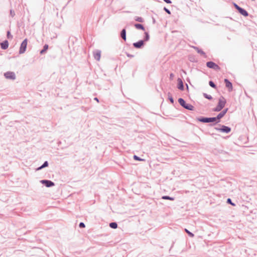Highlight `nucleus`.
Segmentation results:
<instances>
[{
	"mask_svg": "<svg viewBox=\"0 0 257 257\" xmlns=\"http://www.w3.org/2000/svg\"><path fill=\"white\" fill-rule=\"evenodd\" d=\"M48 48H49L48 45L45 44L44 46H43V49H42L40 51V54H44L47 51V50L48 49Z\"/></svg>",
	"mask_w": 257,
	"mask_h": 257,
	"instance_id": "nucleus-20",
	"label": "nucleus"
},
{
	"mask_svg": "<svg viewBox=\"0 0 257 257\" xmlns=\"http://www.w3.org/2000/svg\"><path fill=\"white\" fill-rule=\"evenodd\" d=\"M134 48L136 49H141L144 47L145 45L144 41L141 40L137 42H135L133 44Z\"/></svg>",
	"mask_w": 257,
	"mask_h": 257,
	"instance_id": "nucleus-8",
	"label": "nucleus"
},
{
	"mask_svg": "<svg viewBox=\"0 0 257 257\" xmlns=\"http://www.w3.org/2000/svg\"><path fill=\"white\" fill-rule=\"evenodd\" d=\"M42 166L41 165V166L39 167L36 170L38 171V170H40L44 168H42Z\"/></svg>",
	"mask_w": 257,
	"mask_h": 257,
	"instance_id": "nucleus-40",
	"label": "nucleus"
},
{
	"mask_svg": "<svg viewBox=\"0 0 257 257\" xmlns=\"http://www.w3.org/2000/svg\"><path fill=\"white\" fill-rule=\"evenodd\" d=\"M153 24H155L156 23V20L154 18H153Z\"/></svg>",
	"mask_w": 257,
	"mask_h": 257,
	"instance_id": "nucleus-42",
	"label": "nucleus"
},
{
	"mask_svg": "<svg viewBox=\"0 0 257 257\" xmlns=\"http://www.w3.org/2000/svg\"><path fill=\"white\" fill-rule=\"evenodd\" d=\"M93 56L96 60L99 61L101 57V51L100 50H96L94 52Z\"/></svg>",
	"mask_w": 257,
	"mask_h": 257,
	"instance_id": "nucleus-14",
	"label": "nucleus"
},
{
	"mask_svg": "<svg viewBox=\"0 0 257 257\" xmlns=\"http://www.w3.org/2000/svg\"><path fill=\"white\" fill-rule=\"evenodd\" d=\"M183 108L189 110H193L194 107L192 104L186 103Z\"/></svg>",
	"mask_w": 257,
	"mask_h": 257,
	"instance_id": "nucleus-18",
	"label": "nucleus"
},
{
	"mask_svg": "<svg viewBox=\"0 0 257 257\" xmlns=\"http://www.w3.org/2000/svg\"><path fill=\"white\" fill-rule=\"evenodd\" d=\"M134 26L138 30H141L143 31L145 30V28L144 26H143V25H142L141 24H139V23L135 24L134 25Z\"/></svg>",
	"mask_w": 257,
	"mask_h": 257,
	"instance_id": "nucleus-17",
	"label": "nucleus"
},
{
	"mask_svg": "<svg viewBox=\"0 0 257 257\" xmlns=\"http://www.w3.org/2000/svg\"><path fill=\"white\" fill-rule=\"evenodd\" d=\"M167 95H168V99L170 100V102L171 103L173 104L174 102V99H173V98L172 97V95L171 93L169 92L168 93Z\"/></svg>",
	"mask_w": 257,
	"mask_h": 257,
	"instance_id": "nucleus-25",
	"label": "nucleus"
},
{
	"mask_svg": "<svg viewBox=\"0 0 257 257\" xmlns=\"http://www.w3.org/2000/svg\"><path fill=\"white\" fill-rule=\"evenodd\" d=\"M7 37L8 39H12L13 36L11 35L10 31H8L7 33Z\"/></svg>",
	"mask_w": 257,
	"mask_h": 257,
	"instance_id": "nucleus-32",
	"label": "nucleus"
},
{
	"mask_svg": "<svg viewBox=\"0 0 257 257\" xmlns=\"http://www.w3.org/2000/svg\"><path fill=\"white\" fill-rule=\"evenodd\" d=\"M133 158L136 161H144V159H143L142 158H141L140 157L137 156V155H134L133 156Z\"/></svg>",
	"mask_w": 257,
	"mask_h": 257,
	"instance_id": "nucleus-31",
	"label": "nucleus"
},
{
	"mask_svg": "<svg viewBox=\"0 0 257 257\" xmlns=\"http://www.w3.org/2000/svg\"><path fill=\"white\" fill-rule=\"evenodd\" d=\"M162 199H164V200H171V201H173V200H175V198L174 197H170L169 196H167V195L163 196L162 197Z\"/></svg>",
	"mask_w": 257,
	"mask_h": 257,
	"instance_id": "nucleus-23",
	"label": "nucleus"
},
{
	"mask_svg": "<svg viewBox=\"0 0 257 257\" xmlns=\"http://www.w3.org/2000/svg\"><path fill=\"white\" fill-rule=\"evenodd\" d=\"M49 165V163L47 161H46L44 162V163L42 165V168H45L48 167Z\"/></svg>",
	"mask_w": 257,
	"mask_h": 257,
	"instance_id": "nucleus-33",
	"label": "nucleus"
},
{
	"mask_svg": "<svg viewBox=\"0 0 257 257\" xmlns=\"http://www.w3.org/2000/svg\"><path fill=\"white\" fill-rule=\"evenodd\" d=\"M2 55V54H1V53H0V55Z\"/></svg>",
	"mask_w": 257,
	"mask_h": 257,
	"instance_id": "nucleus-43",
	"label": "nucleus"
},
{
	"mask_svg": "<svg viewBox=\"0 0 257 257\" xmlns=\"http://www.w3.org/2000/svg\"><path fill=\"white\" fill-rule=\"evenodd\" d=\"M126 55L128 57H130V58H133L134 57V55L130 54L128 53H126Z\"/></svg>",
	"mask_w": 257,
	"mask_h": 257,
	"instance_id": "nucleus-37",
	"label": "nucleus"
},
{
	"mask_svg": "<svg viewBox=\"0 0 257 257\" xmlns=\"http://www.w3.org/2000/svg\"><path fill=\"white\" fill-rule=\"evenodd\" d=\"M197 121L202 122V123H210L209 124V126H213L215 125L219 122H220V120L218 118H217V116L215 117H204V116H199L196 118Z\"/></svg>",
	"mask_w": 257,
	"mask_h": 257,
	"instance_id": "nucleus-1",
	"label": "nucleus"
},
{
	"mask_svg": "<svg viewBox=\"0 0 257 257\" xmlns=\"http://www.w3.org/2000/svg\"><path fill=\"white\" fill-rule=\"evenodd\" d=\"M164 10L165 11V12L166 13H167V14L170 15L171 14V11L167 8H166V7H164Z\"/></svg>",
	"mask_w": 257,
	"mask_h": 257,
	"instance_id": "nucleus-36",
	"label": "nucleus"
},
{
	"mask_svg": "<svg viewBox=\"0 0 257 257\" xmlns=\"http://www.w3.org/2000/svg\"><path fill=\"white\" fill-rule=\"evenodd\" d=\"M174 74L173 73H171L170 74V79H172L174 77Z\"/></svg>",
	"mask_w": 257,
	"mask_h": 257,
	"instance_id": "nucleus-39",
	"label": "nucleus"
},
{
	"mask_svg": "<svg viewBox=\"0 0 257 257\" xmlns=\"http://www.w3.org/2000/svg\"><path fill=\"white\" fill-rule=\"evenodd\" d=\"M228 110V108H226L224 109L223 110H222L219 113H218L217 115V118H218L220 121L221 118H222L225 115V114L226 113Z\"/></svg>",
	"mask_w": 257,
	"mask_h": 257,
	"instance_id": "nucleus-13",
	"label": "nucleus"
},
{
	"mask_svg": "<svg viewBox=\"0 0 257 257\" xmlns=\"http://www.w3.org/2000/svg\"><path fill=\"white\" fill-rule=\"evenodd\" d=\"M193 48L197 52V53L204 56L205 57H206L205 53L202 49L196 46H194Z\"/></svg>",
	"mask_w": 257,
	"mask_h": 257,
	"instance_id": "nucleus-16",
	"label": "nucleus"
},
{
	"mask_svg": "<svg viewBox=\"0 0 257 257\" xmlns=\"http://www.w3.org/2000/svg\"><path fill=\"white\" fill-rule=\"evenodd\" d=\"M27 44H28V39H27V38H26L22 41V42L21 44L20 49H19V52L20 54H23L26 52L27 47Z\"/></svg>",
	"mask_w": 257,
	"mask_h": 257,
	"instance_id": "nucleus-4",
	"label": "nucleus"
},
{
	"mask_svg": "<svg viewBox=\"0 0 257 257\" xmlns=\"http://www.w3.org/2000/svg\"><path fill=\"white\" fill-rule=\"evenodd\" d=\"M185 231L187 233V234L191 237H193L194 236V234L191 232V231H190L189 230H188L187 229L185 228Z\"/></svg>",
	"mask_w": 257,
	"mask_h": 257,
	"instance_id": "nucleus-29",
	"label": "nucleus"
},
{
	"mask_svg": "<svg viewBox=\"0 0 257 257\" xmlns=\"http://www.w3.org/2000/svg\"><path fill=\"white\" fill-rule=\"evenodd\" d=\"M209 85L210 87L212 88L216 89L217 88V86L216 84L214 83V82L213 81H209Z\"/></svg>",
	"mask_w": 257,
	"mask_h": 257,
	"instance_id": "nucleus-28",
	"label": "nucleus"
},
{
	"mask_svg": "<svg viewBox=\"0 0 257 257\" xmlns=\"http://www.w3.org/2000/svg\"><path fill=\"white\" fill-rule=\"evenodd\" d=\"M135 21H136L137 22H141V23H143L144 21V19L143 18L140 17H136L135 18Z\"/></svg>",
	"mask_w": 257,
	"mask_h": 257,
	"instance_id": "nucleus-30",
	"label": "nucleus"
},
{
	"mask_svg": "<svg viewBox=\"0 0 257 257\" xmlns=\"http://www.w3.org/2000/svg\"><path fill=\"white\" fill-rule=\"evenodd\" d=\"M178 101L180 105L183 107H184L186 103L185 100L182 98H179Z\"/></svg>",
	"mask_w": 257,
	"mask_h": 257,
	"instance_id": "nucleus-19",
	"label": "nucleus"
},
{
	"mask_svg": "<svg viewBox=\"0 0 257 257\" xmlns=\"http://www.w3.org/2000/svg\"><path fill=\"white\" fill-rule=\"evenodd\" d=\"M203 95L205 98H206L209 100H211L213 98L210 95L207 94L206 93H203Z\"/></svg>",
	"mask_w": 257,
	"mask_h": 257,
	"instance_id": "nucleus-26",
	"label": "nucleus"
},
{
	"mask_svg": "<svg viewBox=\"0 0 257 257\" xmlns=\"http://www.w3.org/2000/svg\"><path fill=\"white\" fill-rule=\"evenodd\" d=\"M150 39V35L148 32H145V36L144 38V39L143 40L144 41V42L148 41Z\"/></svg>",
	"mask_w": 257,
	"mask_h": 257,
	"instance_id": "nucleus-21",
	"label": "nucleus"
},
{
	"mask_svg": "<svg viewBox=\"0 0 257 257\" xmlns=\"http://www.w3.org/2000/svg\"><path fill=\"white\" fill-rule=\"evenodd\" d=\"M6 78L11 80H15L16 78L15 72L12 71H8L4 73Z\"/></svg>",
	"mask_w": 257,
	"mask_h": 257,
	"instance_id": "nucleus-7",
	"label": "nucleus"
},
{
	"mask_svg": "<svg viewBox=\"0 0 257 257\" xmlns=\"http://www.w3.org/2000/svg\"><path fill=\"white\" fill-rule=\"evenodd\" d=\"M233 5L234 7L235 8V9L238 11V12L240 15H241L245 17H247L249 15L248 13L245 9L239 7L236 3H233Z\"/></svg>",
	"mask_w": 257,
	"mask_h": 257,
	"instance_id": "nucleus-3",
	"label": "nucleus"
},
{
	"mask_svg": "<svg viewBox=\"0 0 257 257\" xmlns=\"http://www.w3.org/2000/svg\"><path fill=\"white\" fill-rule=\"evenodd\" d=\"M226 203L228 204H230L232 206H235L236 204L235 203L232 202L231 199L230 198H228L227 199Z\"/></svg>",
	"mask_w": 257,
	"mask_h": 257,
	"instance_id": "nucleus-27",
	"label": "nucleus"
},
{
	"mask_svg": "<svg viewBox=\"0 0 257 257\" xmlns=\"http://www.w3.org/2000/svg\"><path fill=\"white\" fill-rule=\"evenodd\" d=\"M224 81L226 87H227L228 89V91H232L233 89L232 83L227 78L224 79Z\"/></svg>",
	"mask_w": 257,
	"mask_h": 257,
	"instance_id": "nucleus-9",
	"label": "nucleus"
},
{
	"mask_svg": "<svg viewBox=\"0 0 257 257\" xmlns=\"http://www.w3.org/2000/svg\"><path fill=\"white\" fill-rule=\"evenodd\" d=\"M206 66L209 68L212 69L216 71L220 70V67L213 61H208L206 63Z\"/></svg>",
	"mask_w": 257,
	"mask_h": 257,
	"instance_id": "nucleus-5",
	"label": "nucleus"
},
{
	"mask_svg": "<svg viewBox=\"0 0 257 257\" xmlns=\"http://www.w3.org/2000/svg\"><path fill=\"white\" fill-rule=\"evenodd\" d=\"M10 14L12 17H14L15 16V11L13 10H11Z\"/></svg>",
	"mask_w": 257,
	"mask_h": 257,
	"instance_id": "nucleus-34",
	"label": "nucleus"
},
{
	"mask_svg": "<svg viewBox=\"0 0 257 257\" xmlns=\"http://www.w3.org/2000/svg\"><path fill=\"white\" fill-rule=\"evenodd\" d=\"M94 99L97 102H99V99L97 97H95Z\"/></svg>",
	"mask_w": 257,
	"mask_h": 257,
	"instance_id": "nucleus-41",
	"label": "nucleus"
},
{
	"mask_svg": "<svg viewBox=\"0 0 257 257\" xmlns=\"http://www.w3.org/2000/svg\"><path fill=\"white\" fill-rule=\"evenodd\" d=\"M226 103V100L225 98L223 96H220V97L219 98L218 104L224 108Z\"/></svg>",
	"mask_w": 257,
	"mask_h": 257,
	"instance_id": "nucleus-11",
	"label": "nucleus"
},
{
	"mask_svg": "<svg viewBox=\"0 0 257 257\" xmlns=\"http://www.w3.org/2000/svg\"><path fill=\"white\" fill-rule=\"evenodd\" d=\"M223 108V107H222L220 105L217 104V105L213 109V111H216V112H218V111H220V110H221Z\"/></svg>",
	"mask_w": 257,
	"mask_h": 257,
	"instance_id": "nucleus-22",
	"label": "nucleus"
},
{
	"mask_svg": "<svg viewBox=\"0 0 257 257\" xmlns=\"http://www.w3.org/2000/svg\"><path fill=\"white\" fill-rule=\"evenodd\" d=\"M126 27L123 28L120 32V37L125 41L126 40Z\"/></svg>",
	"mask_w": 257,
	"mask_h": 257,
	"instance_id": "nucleus-15",
	"label": "nucleus"
},
{
	"mask_svg": "<svg viewBox=\"0 0 257 257\" xmlns=\"http://www.w3.org/2000/svg\"><path fill=\"white\" fill-rule=\"evenodd\" d=\"M165 3L168 4H170L172 3V1L171 0H163Z\"/></svg>",
	"mask_w": 257,
	"mask_h": 257,
	"instance_id": "nucleus-38",
	"label": "nucleus"
},
{
	"mask_svg": "<svg viewBox=\"0 0 257 257\" xmlns=\"http://www.w3.org/2000/svg\"><path fill=\"white\" fill-rule=\"evenodd\" d=\"M40 183L48 188L52 187L55 186V183L49 180H41Z\"/></svg>",
	"mask_w": 257,
	"mask_h": 257,
	"instance_id": "nucleus-6",
	"label": "nucleus"
},
{
	"mask_svg": "<svg viewBox=\"0 0 257 257\" xmlns=\"http://www.w3.org/2000/svg\"><path fill=\"white\" fill-rule=\"evenodd\" d=\"M252 1H254L255 0H251Z\"/></svg>",
	"mask_w": 257,
	"mask_h": 257,
	"instance_id": "nucleus-44",
	"label": "nucleus"
},
{
	"mask_svg": "<svg viewBox=\"0 0 257 257\" xmlns=\"http://www.w3.org/2000/svg\"><path fill=\"white\" fill-rule=\"evenodd\" d=\"M109 227L113 229H116L117 227V224L115 222H112L109 223Z\"/></svg>",
	"mask_w": 257,
	"mask_h": 257,
	"instance_id": "nucleus-24",
	"label": "nucleus"
},
{
	"mask_svg": "<svg viewBox=\"0 0 257 257\" xmlns=\"http://www.w3.org/2000/svg\"><path fill=\"white\" fill-rule=\"evenodd\" d=\"M79 227L80 228H84L85 227V225L84 222H81L79 223Z\"/></svg>",
	"mask_w": 257,
	"mask_h": 257,
	"instance_id": "nucleus-35",
	"label": "nucleus"
},
{
	"mask_svg": "<svg viewBox=\"0 0 257 257\" xmlns=\"http://www.w3.org/2000/svg\"><path fill=\"white\" fill-rule=\"evenodd\" d=\"M218 125L219 126V127H215L214 128L216 131H217L218 132H220L221 133H225V134H228L231 131V128L229 126H226V125H222V124H219Z\"/></svg>",
	"mask_w": 257,
	"mask_h": 257,
	"instance_id": "nucleus-2",
	"label": "nucleus"
},
{
	"mask_svg": "<svg viewBox=\"0 0 257 257\" xmlns=\"http://www.w3.org/2000/svg\"><path fill=\"white\" fill-rule=\"evenodd\" d=\"M177 81H178L177 88L180 90H182V91L184 90V83H183L182 80L181 78H178Z\"/></svg>",
	"mask_w": 257,
	"mask_h": 257,
	"instance_id": "nucleus-10",
	"label": "nucleus"
},
{
	"mask_svg": "<svg viewBox=\"0 0 257 257\" xmlns=\"http://www.w3.org/2000/svg\"><path fill=\"white\" fill-rule=\"evenodd\" d=\"M0 46L2 49H7L9 46V41L7 40H5L4 42L0 43Z\"/></svg>",
	"mask_w": 257,
	"mask_h": 257,
	"instance_id": "nucleus-12",
	"label": "nucleus"
}]
</instances>
